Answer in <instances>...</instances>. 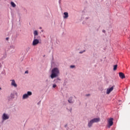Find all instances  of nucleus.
<instances>
[{
  "mask_svg": "<svg viewBox=\"0 0 130 130\" xmlns=\"http://www.w3.org/2000/svg\"><path fill=\"white\" fill-rule=\"evenodd\" d=\"M59 75V69L58 68H54L51 71V74L50 76L51 79L57 78Z\"/></svg>",
  "mask_w": 130,
  "mask_h": 130,
  "instance_id": "obj_1",
  "label": "nucleus"
},
{
  "mask_svg": "<svg viewBox=\"0 0 130 130\" xmlns=\"http://www.w3.org/2000/svg\"><path fill=\"white\" fill-rule=\"evenodd\" d=\"M40 39H41V38L39 36H38L37 37L34 38V40L32 41L33 46H36L37 44H39V43H40V42H39Z\"/></svg>",
  "mask_w": 130,
  "mask_h": 130,
  "instance_id": "obj_2",
  "label": "nucleus"
},
{
  "mask_svg": "<svg viewBox=\"0 0 130 130\" xmlns=\"http://www.w3.org/2000/svg\"><path fill=\"white\" fill-rule=\"evenodd\" d=\"M17 94V92L14 91L13 92H12L10 94V96L8 97V101H11L13 100V99H15V94Z\"/></svg>",
  "mask_w": 130,
  "mask_h": 130,
  "instance_id": "obj_3",
  "label": "nucleus"
},
{
  "mask_svg": "<svg viewBox=\"0 0 130 130\" xmlns=\"http://www.w3.org/2000/svg\"><path fill=\"white\" fill-rule=\"evenodd\" d=\"M32 95V92L31 91H27V93L23 94L22 98L23 99H27L29 96H31Z\"/></svg>",
  "mask_w": 130,
  "mask_h": 130,
  "instance_id": "obj_4",
  "label": "nucleus"
},
{
  "mask_svg": "<svg viewBox=\"0 0 130 130\" xmlns=\"http://www.w3.org/2000/svg\"><path fill=\"white\" fill-rule=\"evenodd\" d=\"M112 125H113V118H110L108 121V126L110 127Z\"/></svg>",
  "mask_w": 130,
  "mask_h": 130,
  "instance_id": "obj_5",
  "label": "nucleus"
},
{
  "mask_svg": "<svg viewBox=\"0 0 130 130\" xmlns=\"http://www.w3.org/2000/svg\"><path fill=\"white\" fill-rule=\"evenodd\" d=\"M2 118L3 120H7V119H9V118H10V116L8 115L6 113H4L2 116Z\"/></svg>",
  "mask_w": 130,
  "mask_h": 130,
  "instance_id": "obj_6",
  "label": "nucleus"
},
{
  "mask_svg": "<svg viewBox=\"0 0 130 130\" xmlns=\"http://www.w3.org/2000/svg\"><path fill=\"white\" fill-rule=\"evenodd\" d=\"M11 82V86H13L14 87V88H17L18 87V85H17V83H16V81H15V80H10Z\"/></svg>",
  "mask_w": 130,
  "mask_h": 130,
  "instance_id": "obj_7",
  "label": "nucleus"
},
{
  "mask_svg": "<svg viewBox=\"0 0 130 130\" xmlns=\"http://www.w3.org/2000/svg\"><path fill=\"white\" fill-rule=\"evenodd\" d=\"M114 89V86H112L111 88H108L107 90V94H110L111 92Z\"/></svg>",
  "mask_w": 130,
  "mask_h": 130,
  "instance_id": "obj_8",
  "label": "nucleus"
},
{
  "mask_svg": "<svg viewBox=\"0 0 130 130\" xmlns=\"http://www.w3.org/2000/svg\"><path fill=\"white\" fill-rule=\"evenodd\" d=\"M68 101L69 103H70L71 104H74V102H75V101L73 100V96H70Z\"/></svg>",
  "mask_w": 130,
  "mask_h": 130,
  "instance_id": "obj_9",
  "label": "nucleus"
},
{
  "mask_svg": "<svg viewBox=\"0 0 130 130\" xmlns=\"http://www.w3.org/2000/svg\"><path fill=\"white\" fill-rule=\"evenodd\" d=\"M91 120L93 121V123L95 122H99L100 121V118H94L93 119H91Z\"/></svg>",
  "mask_w": 130,
  "mask_h": 130,
  "instance_id": "obj_10",
  "label": "nucleus"
},
{
  "mask_svg": "<svg viewBox=\"0 0 130 130\" xmlns=\"http://www.w3.org/2000/svg\"><path fill=\"white\" fill-rule=\"evenodd\" d=\"M119 76L121 79H124L125 78V75L122 72L119 73Z\"/></svg>",
  "mask_w": 130,
  "mask_h": 130,
  "instance_id": "obj_11",
  "label": "nucleus"
},
{
  "mask_svg": "<svg viewBox=\"0 0 130 130\" xmlns=\"http://www.w3.org/2000/svg\"><path fill=\"white\" fill-rule=\"evenodd\" d=\"M63 18L64 19H68V18H69V13L68 12H64L63 13Z\"/></svg>",
  "mask_w": 130,
  "mask_h": 130,
  "instance_id": "obj_12",
  "label": "nucleus"
},
{
  "mask_svg": "<svg viewBox=\"0 0 130 130\" xmlns=\"http://www.w3.org/2000/svg\"><path fill=\"white\" fill-rule=\"evenodd\" d=\"M94 123V122L92 120H91L88 123V127H91L92 125H93V124Z\"/></svg>",
  "mask_w": 130,
  "mask_h": 130,
  "instance_id": "obj_13",
  "label": "nucleus"
},
{
  "mask_svg": "<svg viewBox=\"0 0 130 130\" xmlns=\"http://www.w3.org/2000/svg\"><path fill=\"white\" fill-rule=\"evenodd\" d=\"M34 37H37V36L38 35V31L37 30H35L34 32Z\"/></svg>",
  "mask_w": 130,
  "mask_h": 130,
  "instance_id": "obj_14",
  "label": "nucleus"
},
{
  "mask_svg": "<svg viewBox=\"0 0 130 130\" xmlns=\"http://www.w3.org/2000/svg\"><path fill=\"white\" fill-rule=\"evenodd\" d=\"M60 81V79L59 78H57L56 79H55L54 80H53V83H57V81Z\"/></svg>",
  "mask_w": 130,
  "mask_h": 130,
  "instance_id": "obj_15",
  "label": "nucleus"
},
{
  "mask_svg": "<svg viewBox=\"0 0 130 130\" xmlns=\"http://www.w3.org/2000/svg\"><path fill=\"white\" fill-rule=\"evenodd\" d=\"M11 5L12 7H13V8H15V7H16V4H15V3L12 2L11 3Z\"/></svg>",
  "mask_w": 130,
  "mask_h": 130,
  "instance_id": "obj_16",
  "label": "nucleus"
},
{
  "mask_svg": "<svg viewBox=\"0 0 130 130\" xmlns=\"http://www.w3.org/2000/svg\"><path fill=\"white\" fill-rule=\"evenodd\" d=\"M117 70V64H115L113 67V71H116Z\"/></svg>",
  "mask_w": 130,
  "mask_h": 130,
  "instance_id": "obj_17",
  "label": "nucleus"
},
{
  "mask_svg": "<svg viewBox=\"0 0 130 130\" xmlns=\"http://www.w3.org/2000/svg\"><path fill=\"white\" fill-rule=\"evenodd\" d=\"M7 53L4 54L2 57L3 59H5V58H7Z\"/></svg>",
  "mask_w": 130,
  "mask_h": 130,
  "instance_id": "obj_18",
  "label": "nucleus"
},
{
  "mask_svg": "<svg viewBox=\"0 0 130 130\" xmlns=\"http://www.w3.org/2000/svg\"><path fill=\"white\" fill-rule=\"evenodd\" d=\"M84 52H86V50H83V51H80V52H79V53H80V54H82V53H84Z\"/></svg>",
  "mask_w": 130,
  "mask_h": 130,
  "instance_id": "obj_19",
  "label": "nucleus"
},
{
  "mask_svg": "<svg viewBox=\"0 0 130 130\" xmlns=\"http://www.w3.org/2000/svg\"><path fill=\"white\" fill-rule=\"evenodd\" d=\"M76 66L75 65H71L70 66L71 69H74Z\"/></svg>",
  "mask_w": 130,
  "mask_h": 130,
  "instance_id": "obj_20",
  "label": "nucleus"
},
{
  "mask_svg": "<svg viewBox=\"0 0 130 130\" xmlns=\"http://www.w3.org/2000/svg\"><path fill=\"white\" fill-rule=\"evenodd\" d=\"M56 87H57L56 84H54L53 85V88H56Z\"/></svg>",
  "mask_w": 130,
  "mask_h": 130,
  "instance_id": "obj_21",
  "label": "nucleus"
},
{
  "mask_svg": "<svg viewBox=\"0 0 130 130\" xmlns=\"http://www.w3.org/2000/svg\"><path fill=\"white\" fill-rule=\"evenodd\" d=\"M85 96H86V97H89V96H91V94H86L85 95Z\"/></svg>",
  "mask_w": 130,
  "mask_h": 130,
  "instance_id": "obj_22",
  "label": "nucleus"
},
{
  "mask_svg": "<svg viewBox=\"0 0 130 130\" xmlns=\"http://www.w3.org/2000/svg\"><path fill=\"white\" fill-rule=\"evenodd\" d=\"M25 74H29V71L28 70L26 71Z\"/></svg>",
  "mask_w": 130,
  "mask_h": 130,
  "instance_id": "obj_23",
  "label": "nucleus"
},
{
  "mask_svg": "<svg viewBox=\"0 0 130 130\" xmlns=\"http://www.w3.org/2000/svg\"><path fill=\"white\" fill-rule=\"evenodd\" d=\"M72 111H73V108H70V112H72Z\"/></svg>",
  "mask_w": 130,
  "mask_h": 130,
  "instance_id": "obj_24",
  "label": "nucleus"
},
{
  "mask_svg": "<svg viewBox=\"0 0 130 130\" xmlns=\"http://www.w3.org/2000/svg\"><path fill=\"white\" fill-rule=\"evenodd\" d=\"M86 20H88V19H90L89 17H87L85 18Z\"/></svg>",
  "mask_w": 130,
  "mask_h": 130,
  "instance_id": "obj_25",
  "label": "nucleus"
},
{
  "mask_svg": "<svg viewBox=\"0 0 130 130\" xmlns=\"http://www.w3.org/2000/svg\"><path fill=\"white\" fill-rule=\"evenodd\" d=\"M102 32H103V33H106V31H105V30L103 29L102 30Z\"/></svg>",
  "mask_w": 130,
  "mask_h": 130,
  "instance_id": "obj_26",
  "label": "nucleus"
},
{
  "mask_svg": "<svg viewBox=\"0 0 130 130\" xmlns=\"http://www.w3.org/2000/svg\"><path fill=\"white\" fill-rule=\"evenodd\" d=\"M40 103H41V101H40L38 103V105H39V104H40Z\"/></svg>",
  "mask_w": 130,
  "mask_h": 130,
  "instance_id": "obj_27",
  "label": "nucleus"
},
{
  "mask_svg": "<svg viewBox=\"0 0 130 130\" xmlns=\"http://www.w3.org/2000/svg\"><path fill=\"white\" fill-rule=\"evenodd\" d=\"M6 40H7V41H9V37L6 38Z\"/></svg>",
  "mask_w": 130,
  "mask_h": 130,
  "instance_id": "obj_28",
  "label": "nucleus"
},
{
  "mask_svg": "<svg viewBox=\"0 0 130 130\" xmlns=\"http://www.w3.org/2000/svg\"><path fill=\"white\" fill-rule=\"evenodd\" d=\"M3 67V65L1 63H0V69H2V67Z\"/></svg>",
  "mask_w": 130,
  "mask_h": 130,
  "instance_id": "obj_29",
  "label": "nucleus"
},
{
  "mask_svg": "<svg viewBox=\"0 0 130 130\" xmlns=\"http://www.w3.org/2000/svg\"><path fill=\"white\" fill-rule=\"evenodd\" d=\"M67 126H68V124H66V125L64 126L65 127H67Z\"/></svg>",
  "mask_w": 130,
  "mask_h": 130,
  "instance_id": "obj_30",
  "label": "nucleus"
},
{
  "mask_svg": "<svg viewBox=\"0 0 130 130\" xmlns=\"http://www.w3.org/2000/svg\"><path fill=\"white\" fill-rule=\"evenodd\" d=\"M24 11H25V12H27V10L26 9H24Z\"/></svg>",
  "mask_w": 130,
  "mask_h": 130,
  "instance_id": "obj_31",
  "label": "nucleus"
},
{
  "mask_svg": "<svg viewBox=\"0 0 130 130\" xmlns=\"http://www.w3.org/2000/svg\"><path fill=\"white\" fill-rule=\"evenodd\" d=\"M59 3H60V0L59 1Z\"/></svg>",
  "mask_w": 130,
  "mask_h": 130,
  "instance_id": "obj_32",
  "label": "nucleus"
},
{
  "mask_svg": "<svg viewBox=\"0 0 130 130\" xmlns=\"http://www.w3.org/2000/svg\"><path fill=\"white\" fill-rule=\"evenodd\" d=\"M0 90H2V88L0 87Z\"/></svg>",
  "mask_w": 130,
  "mask_h": 130,
  "instance_id": "obj_33",
  "label": "nucleus"
},
{
  "mask_svg": "<svg viewBox=\"0 0 130 130\" xmlns=\"http://www.w3.org/2000/svg\"><path fill=\"white\" fill-rule=\"evenodd\" d=\"M67 110H69V109L68 108H67Z\"/></svg>",
  "mask_w": 130,
  "mask_h": 130,
  "instance_id": "obj_34",
  "label": "nucleus"
}]
</instances>
